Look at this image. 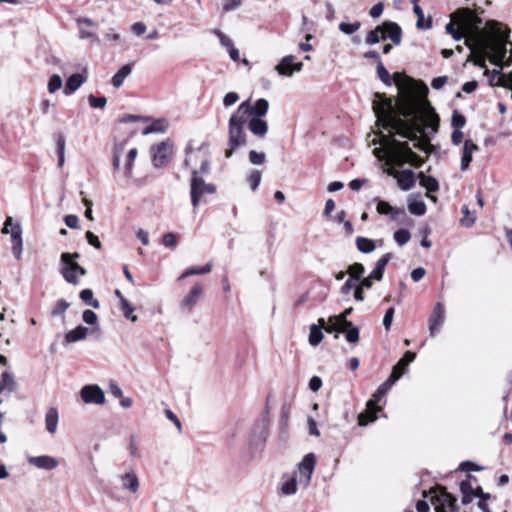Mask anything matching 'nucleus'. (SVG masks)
Returning a JSON list of instances; mask_svg holds the SVG:
<instances>
[{
	"label": "nucleus",
	"mask_w": 512,
	"mask_h": 512,
	"mask_svg": "<svg viewBox=\"0 0 512 512\" xmlns=\"http://www.w3.org/2000/svg\"><path fill=\"white\" fill-rule=\"evenodd\" d=\"M373 111L379 128L402 138L410 139L414 141L415 148L427 154L431 153L433 146L430 143V135H422L423 138H419L420 128L414 122L397 115L391 99L384 98L382 102H374Z\"/></svg>",
	"instance_id": "obj_1"
},
{
	"label": "nucleus",
	"mask_w": 512,
	"mask_h": 512,
	"mask_svg": "<svg viewBox=\"0 0 512 512\" xmlns=\"http://www.w3.org/2000/svg\"><path fill=\"white\" fill-rule=\"evenodd\" d=\"M416 111H422L423 128L420 129L422 135H435L440 126V117L434 107L427 99L416 101L411 98L404 100L396 109L397 115L404 119L413 118Z\"/></svg>",
	"instance_id": "obj_2"
},
{
	"label": "nucleus",
	"mask_w": 512,
	"mask_h": 512,
	"mask_svg": "<svg viewBox=\"0 0 512 512\" xmlns=\"http://www.w3.org/2000/svg\"><path fill=\"white\" fill-rule=\"evenodd\" d=\"M400 374L391 373L385 382H383L373 394L372 398L367 401V410L358 415V425L366 426L368 423H372L377 420V413L382 409L378 406V403L388 393L393 384L399 380Z\"/></svg>",
	"instance_id": "obj_3"
},
{
	"label": "nucleus",
	"mask_w": 512,
	"mask_h": 512,
	"mask_svg": "<svg viewBox=\"0 0 512 512\" xmlns=\"http://www.w3.org/2000/svg\"><path fill=\"white\" fill-rule=\"evenodd\" d=\"M245 120L236 111L230 116L228 121V149L225 151L226 158H230L235 150L246 145L247 135L245 133Z\"/></svg>",
	"instance_id": "obj_4"
},
{
	"label": "nucleus",
	"mask_w": 512,
	"mask_h": 512,
	"mask_svg": "<svg viewBox=\"0 0 512 512\" xmlns=\"http://www.w3.org/2000/svg\"><path fill=\"white\" fill-rule=\"evenodd\" d=\"M60 273L66 282L72 285H78V275L84 276L87 271L84 267L80 266L77 262L71 261L69 252H64L60 257Z\"/></svg>",
	"instance_id": "obj_5"
},
{
	"label": "nucleus",
	"mask_w": 512,
	"mask_h": 512,
	"mask_svg": "<svg viewBox=\"0 0 512 512\" xmlns=\"http://www.w3.org/2000/svg\"><path fill=\"white\" fill-rule=\"evenodd\" d=\"M451 21L454 22L463 33H470L482 23V20L475 15L470 8H460L451 14Z\"/></svg>",
	"instance_id": "obj_6"
},
{
	"label": "nucleus",
	"mask_w": 512,
	"mask_h": 512,
	"mask_svg": "<svg viewBox=\"0 0 512 512\" xmlns=\"http://www.w3.org/2000/svg\"><path fill=\"white\" fill-rule=\"evenodd\" d=\"M191 179V203L193 208H197L200 198L204 194H213L216 192V186L212 183H205L204 179L198 175L197 170L192 171Z\"/></svg>",
	"instance_id": "obj_7"
},
{
	"label": "nucleus",
	"mask_w": 512,
	"mask_h": 512,
	"mask_svg": "<svg viewBox=\"0 0 512 512\" xmlns=\"http://www.w3.org/2000/svg\"><path fill=\"white\" fill-rule=\"evenodd\" d=\"M2 233L11 235L12 252L17 260L21 259L23 250L22 229L19 223H14L12 217H7Z\"/></svg>",
	"instance_id": "obj_8"
},
{
	"label": "nucleus",
	"mask_w": 512,
	"mask_h": 512,
	"mask_svg": "<svg viewBox=\"0 0 512 512\" xmlns=\"http://www.w3.org/2000/svg\"><path fill=\"white\" fill-rule=\"evenodd\" d=\"M269 109V102L265 98L258 99L254 105L250 104V100L242 102L236 112L245 120L250 117H264Z\"/></svg>",
	"instance_id": "obj_9"
},
{
	"label": "nucleus",
	"mask_w": 512,
	"mask_h": 512,
	"mask_svg": "<svg viewBox=\"0 0 512 512\" xmlns=\"http://www.w3.org/2000/svg\"><path fill=\"white\" fill-rule=\"evenodd\" d=\"M394 134L382 135L383 145L389 146L395 164L399 163L402 157H406L412 151L408 142H400L394 138Z\"/></svg>",
	"instance_id": "obj_10"
},
{
	"label": "nucleus",
	"mask_w": 512,
	"mask_h": 512,
	"mask_svg": "<svg viewBox=\"0 0 512 512\" xmlns=\"http://www.w3.org/2000/svg\"><path fill=\"white\" fill-rule=\"evenodd\" d=\"M440 492L431 501L436 505L437 512H459L456 498L445 487H440Z\"/></svg>",
	"instance_id": "obj_11"
},
{
	"label": "nucleus",
	"mask_w": 512,
	"mask_h": 512,
	"mask_svg": "<svg viewBox=\"0 0 512 512\" xmlns=\"http://www.w3.org/2000/svg\"><path fill=\"white\" fill-rule=\"evenodd\" d=\"M268 425L269 420L267 416H263L255 422L249 439L251 447L257 448L266 442L268 436Z\"/></svg>",
	"instance_id": "obj_12"
},
{
	"label": "nucleus",
	"mask_w": 512,
	"mask_h": 512,
	"mask_svg": "<svg viewBox=\"0 0 512 512\" xmlns=\"http://www.w3.org/2000/svg\"><path fill=\"white\" fill-rule=\"evenodd\" d=\"M172 153V145L169 140L162 141L151 147L152 163L155 168L163 167L167 164L168 157Z\"/></svg>",
	"instance_id": "obj_13"
},
{
	"label": "nucleus",
	"mask_w": 512,
	"mask_h": 512,
	"mask_svg": "<svg viewBox=\"0 0 512 512\" xmlns=\"http://www.w3.org/2000/svg\"><path fill=\"white\" fill-rule=\"evenodd\" d=\"M82 400L87 404H103L105 402L104 391L96 384L85 385L80 391Z\"/></svg>",
	"instance_id": "obj_14"
},
{
	"label": "nucleus",
	"mask_w": 512,
	"mask_h": 512,
	"mask_svg": "<svg viewBox=\"0 0 512 512\" xmlns=\"http://www.w3.org/2000/svg\"><path fill=\"white\" fill-rule=\"evenodd\" d=\"M204 292V287L201 283L193 285L189 293L183 298L180 303L182 311L191 313L195 305L198 303Z\"/></svg>",
	"instance_id": "obj_15"
},
{
	"label": "nucleus",
	"mask_w": 512,
	"mask_h": 512,
	"mask_svg": "<svg viewBox=\"0 0 512 512\" xmlns=\"http://www.w3.org/2000/svg\"><path fill=\"white\" fill-rule=\"evenodd\" d=\"M295 56L287 55L281 59L275 70L279 75L291 77L294 72H300L303 69V63H294Z\"/></svg>",
	"instance_id": "obj_16"
},
{
	"label": "nucleus",
	"mask_w": 512,
	"mask_h": 512,
	"mask_svg": "<svg viewBox=\"0 0 512 512\" xmlns=\"http://www.w3.org/2000/svg\"><path fill=\"white\" fill-rule=\"evenodd\" d=\"M383 32L381 38L383 40L390 39L393 44L399 45L402 41V29L398 23L393 21H384L381 24Z\"/></svg>",
	"instance_id": "obj_17"
},
{
	"label": "nucleus",
	"mask_w": 512,
	"mask_h": 512,
	"mask_svg": "<svg viewBox=\"0 0 512 512\" xmlns=\"http://www.w3.org/2000/svg\"><path fill=\"white\" fill-rule=\"evenodd\" d=\"M445 320V309L442 303L438 302L429 317L430 335L434 336L440 331Z\"/></svg>",
	"instance_id": "obj_18"
},
{
	"label": "nucleus",
	"mask_w": 512,
	"mask_h": 512,
	"mask_svg": "<svg viewBox=\"0 0 512 512\" xmlns=\"http://www.w3.org/2000/svg\"><path fill=\"white\" fill-rule=\"evenodd\" d=\"M478 150V145L475 144L471 139H466L464 141L460 164V168L462 171H465L469 168L470 163L472 162L473 159V153Z\"/></svg>",
	"instance_id": "obj_19"
},
{
	"label": "nucleus",
	"mask_w": 512,
	"mask_h": 512,
	"mask_svg": "<svg viewBox=\"0 0 512 512\" xmlns=\"http://www.w3.org/2000/svg\"><path fill=\"white\" fill-rule=\"evenodd\" d=\"M96 330L99 331L100 328L99 327L93 328V329H91V332H94ZM89 332H90L89 328H87L83 325H78L76 328L70 330L69 332H67L65 334L64 343L71 344V343H75V342L84 340L87 337Z\"/></svg>",
	"instance_id": "obj_20"
},
{
	"label": "nucleus",
	"mask_w": 512,
	"mask_h": 512,
	"mask_svg": "<svg viewBox=\"0 0 512 512\" xmlns=\"http://www.w3.org/2000/svg\"><path fill=\"white\" fill-rule=\"evenodd\" d=\"M28 462L39 469L45 470H53L59 465V462L56 458L48 455L29 457Z\"/></svg>",
	"instance_id": "obj_21"
},
{
	"label": "nucleus",
	"mask_w": 512,
	"mask_h": 512,
	"mask_svg": "<svg viewBox=\"0 0 512 512\" xmlns=\"http://www.w3.org/2000/svg\"><path fill=\"white\" fill-rule=\"evenodd\" d=\"M315 467V457L312 453L305 455L302 461L298 464V469L301 478H304L305 483L308 484Z\"/></svg>",
	"instance_id": "obj_22"
},
{
	"label": "nucleus",
	"mask_w": 512,
	"mask_h": 512,
	"mask_svg": "<svg viewBox=\"0 0 512 512\" xmlns=\"http://www.w3.org/2000/svg\"><path fill=\"white\" fill-rule=\"evenodd\" d=\"M121 487L123 490L136 494L139 490V479L135 472L129 471L119 476Z\"/></svg>",
	"instance_id": "obj_23"
},
{
	"label": "nucleus",
	"mask_w": 512,
	"mask_h": 512,
	"mask_svg": "<svg viewBox=\"0 0 512 512\" xmlns=\"http://www.w3.org/2000/svg\"><path fill=\"white\" fill-rule=\"evenodd\" d=\"M376 210L379 214L389 215L391 219L395 221L406 216L404 209L392 207L388 202L383 200L377 202Z\"/></svg>",
	"instance_id": "obj_24"
},
{
	"label": "nucleus",
	"mask_w": 512,
	"mask_h": 512,
	"mask_svg": "<svg viewBox=\"0 0 512 512\" xmlns=\"http://www.w3.org/2000/svg\"><path fill=\"white\" fill-rule=\"evenodd\" d=\"M247 125L249 131L258 138H264L268 133V123L260 117H251Z\"/></svg>",
	"instance_id": "obj_25"
},
{
	"label": "nucleus",
	"mask_w": 512,
	"mask_h": 512,
	"mask_svg": "<svg viewBox=\"0 0 512 512\" xmlns=\"http://www.w3.org/2000/svg\"><path fill=\"white\" fill-rule=\"evenodd\" d=\"M86 81V78L79 73L72 74L66 80V84L63 93L67 96L76 92L82 84Z\"/></svg>",
	"instance_id": "obj_26"
},
{
	"label": "nucleus",
	"mask_w": 512,
	"mask_h": 512,
	"mask_svg": "<svg viewBox=\"0 0 512 512\" xmlns=\"http://www.w3.org/2000/svg\"><path fill=\"white\" fill-rule=\"evenodd\" d=\"M415 185V175L410 169L403 170L399 173L398 186L403 191L410 190Z\"/></svg>",
	"instance_id": "obj_27"
},
{
	"label": "nucleus",
	"mask_w": 512,
	"mask_h": 512,
	"mask_svg": "<svg viewBox=\"0 0 512 512\" xmlns=\"http://www.w3.org/2000/svg\"><path fill=\"white\" fill-rule=\"evenodd\" d=\"M392 258L391 253H385L377 262L374 269L370 273V278L380 281L383 278L385 267Z\"/></svg>",
	"instance_id": "obj_28"
},
{
	"label": "nucleus",
	"mask_w": 512,
	"mask_h": 512,
	"mask_svg": "<svg viewBox=\"0 0 512 512\" xmlns=\"http://www.w3.org/2000/svg\"><path fill=\"white\" fill-rule=\"evenodd\" d=\"M416 354L412 351H406L402 358L394 365L391 373H398L400 377L406 372L407 366L414 361Z\"/></svg>",
	"instance_id": "obj_29"
},
{
	"label": "nucleus",
	"mask_w": 512,
	"mask_h": 512,
	"mask_svg": "<svg viewBox=\"0 0 512 512\" xmlns=\"http://www.w3.org/2000/svg\"><path fill=\"white\" fill-rule=\"evenodd\" d=\"M59 414L56 408L50 407L45 415L46 429L50 434H54L57 429Z\"/></svg>",
	"instance_id": "obj_30"
},
{
	"label": "nucleus",
	"mask_w": 512,
	"mask_h": 512,
	"mask_svg": "<svg viewBox=\"0 0 512 512\" xmlns=\"http://www.w3.org/2000/svg\"><path fill=\"white\" fill-rule=\"evenodd\" d=\"M413 3H414L413 11H414V13L417 16L416 27L418 29H427V30L431 29L432 28V18H431V16H429L425 20L424 12H423L422 8L419 5L416 4V0H413Z\"/></svg>",
	"instance_id": "obj_31"
},
{
	"label": "nucleus",
	"mask_w": 512,
	"mask_h": 512,
	"mask_svg": "<svg viewBox=\"0 0 512 512\" xmlns=\"http://www.w3.org/2000/svg\"><path fill=\"white\" fill-rule=\"evenodd\" d=\"M16 381L11 372L4 371L1 374L0 380V393L7 391L8 393H12L16 389Z\"/></svg>",
	"instance_id": "obj_32"
},
{
	"label": "nucleus",
	"mask_w": 512,
	"mask_h": 512,
	"mask_svg": "<svg viewBox=\"0 0 512 512\" xmlns=\"http://www.w3.org/2000/svg\"><path fill=\"white\" fill-rule=\"evenodd\" d=\"M340 332L345 334V338L349 343H356L359 340V329L352 322H347ZM338 333L339 331L335 334V338H338Z\"/></svg>",
	"instance_id": "obj_33"
},
{
	"label": "nucleus",
	"mask_w": 512,
	"mask_h": 512,
	"mask_svg": "<svg viewBox=\"0 0 512 512\" xmlns=\"http://www.w3.org/2000/svg\"><path fill=\"white\" fill-rule=\"evenodd\" d=\"M132 67L130 64L123 65L112 77V85L115 88H120L124 80L131 74Z\"/></svg>",
	"instance_id": "obj_34"
},
{
	"label": "nucleus",
	"mask_w": 512,
	"mask_h": 512,
	"mask_svg": "<svg viewBox=\"0 0 512 512\" xmlns=\"http://www.w3.org/2000/svg\"><path fill=\"white\" fill-rule=\"evenodd\" d=\"M356 247L361 253H371L375 250L376 245L375 242L369 238L363 237V236H357L356 240Z\"/></svg>",
	"instance_id": "obj_35"
},
{
	"label": "nucleus",
	"mask_w": 512,
	"mask_h": 512,
	"mask_svg": "<svg viewBox=\"0 0 512 512\" xmlns=\"http://www.w3.org/2000/svg\"><path fill=\"white\" fill-rule=\"evenodd\" d=\"M418 177L420 179V185L428 192H437L439 190V183L436 178L426 176L423 172H420Z\"/></svg>",
	"instance_id": "obj_36"
},
{
	"label": "nucleus",
	"mask_w": 512,
	"mask_h": 512,
	"mask_svg": "<svg viewBox=\"0 0 512 512\" xmlns=\"http://www.w3.org/2000/svg\"><path fill=\"white\" fill-rule=\"evenodd\" d=\"M212 270V263H207L202 267H190L186 269L179 277V280L194 276V275H204L209 273Z\"/></svg>",
	"instance_id": "obj_37"
},
{
	"label": "nucleus",
	"mask_w": 512,
	"mask_h": 512,
	"mask_svg": "<svg viewBox=\"0 0 512 512\" xmlns=\"http://www.w3.org/2000/svg\"><path fill=\"white\" fill-rule=\"evenodd\" d=\"M167 129V125H165V121L161 119L154 120L151 125L145 127L142 131L143 135H148L152 133H164Z\"/></svg>",
	"instance_id": "obj_38"
},
{
	"label": "nucleus",
	"mask_w": 512,
	"mask_h": 512,
	"mask_svg": "<svg viewBox=\"0 0 512 512\" xmlns=\"http://www.w3.org/2000/svg\"><path fill=\"white\" fill-rule=\"evenodd\" d=\"M406 163H409L418 168L423 165L424 160L412 150L406 157H402L397 165L402 166Z\"/></svg>",
	"instance_id": "obj_39"
},
{
	"label": "nucleus",
	"mask_w": 512,
	"mask_h": 512,
	"mask_svg": "<svg viewBox=\"0 0 512 512\" xmlns=\"http://www.w3.org/2000/svg\"><path fill=\"white\" fill-rule=\"evenodd\" d=\"M80 299L88 306H91L95 309L100 307V303L97 299L93 297V291L89 288L83 289L79 294Z\"/></svg>",
	"instance_id": "obj_40"
},
{
	"label": "nucleus",
	"mask_w": 512,
	"mask_h": 512,
	"mask_svg": "<svg viewBox=\"0 0 512 512\" xmlns=\"http://www.w3.org/2000/svg\"><path fill=\"white\" fill-rule=\"evenodd\" d=\"M382 32H383V27H381V25H378L376 26L375 29L373 30H370L366 37H365V43L367 45H375V44H378L381 40H383L380 36V34L382 35Z\"/></svg>",
	"instance_id": "obj_41"
},
{
	"label": "nucleus",
	"mask_w": 512,
	"mask_h": 512,
	"mask_svg": "<svg viewBox=\"0 0 512 512\" xmlns=\"http://www.w3.org/2000/svg\"><path fill=\"white\" fill-rule=\"evenodd\" d=\"M322 339H323V333H322L321 327L316 324H312L310 326L309 343L312 346H317L318 344H320Z\"/></svg>",
	"instance_id": "obj_42"
},
{
	"label": "nucleus",
	"mask_w": 512,
	"mask_h": 512,
	"mask_svg": "<svg viewBox=\"0 0 512 512\" xmlns=\"http://www.w3.org/2000/svg\"><path fill=\"white\" fill-rule=\"evenodd\" d=\"M350 274V278L352 280H360L365 272V267L361 263H353L348 267V271Z\"/></svg>",
	"instance_id": "obj_43"
},
{
	"label": "nucleus",
	"mask_w": 512,
	"mask_h": 512,
	"mask_svg": "<svg viewBox=\"0 0 512 512\" xmlns=\"http://www.w3.org/2000/svg\"><path fill=\"white\" fill-rule=\"evenodd\" d=\"M120 308L126 319H129L132 322H136L138 320V317L133 314L135 308L127 299H123L122 304H120Z\"/></svg>",
	"instance_id": "obj_44"
},
{
	"label": "nucleus",
	"mask_w": 512,
	"mask_h": 512,
	"mask_svg": "<svg viewBox=\"0 0 512 512\" xmlns=\"http://www.w3.org/2000/svg\"><path fill=\"white\" fill-rule=\"evenodd\" d=\"M408 210L413 215L422 216L426 212V205L423 201L414 200L408 203Z\"/></svg>",
	"instance_id": "obj_45"
},
{
	"label": "nucleus",
	"mask_w": 512,
	"mask_h": 512,
	"mask_svg": "<svg viewBox=\"0 0 512 512\" xmlns=\"http://www.w3.org/2000/svg\"><path fill=\"white\" fill-rule=\"evenodd\" d=\"M138 151L136 148H132L129 150L127 154V159L124 167V174L126 177H130L132 174L133 163L137 157Z\"/></svg>",
	"instance_id": "obj_46"
},
{
	"label": "nucleus",
	"mask_w": 512,
	"mask_h": 512,
	"mask_svg": "<svg viewBox=\"0 0 512 512\" xmlns=\"http://www.w3.org/2000/svg\"><path fill=\"white\" fill-rule=\"evenodd\" d=\"M360 27L361 23L359 21H355L353 23L341 22L339 24V30L346 35L354 34L360 29Z\"/></svg>",
	"instance_id": "obj_47"
},
{
	"label": "nucleus",
	"mask_w": 512,
	"mask_h": 512,
	"mask_svg": "<svg viewBox=\"0 0 512 512\" xmlns=\"http://www.w3.org/2000/svg\"><path fill=\"white\" fill-rule=\"evenodd\" d=\"M377 75L385 85L390 86L392 84L391 76L388 70L384 67L382 61H379L377 65Z\"/></svg>",
	"instance_id": "obj_48"
},
{
	"label": "nucleus",
	"mask_w": 512,
	"mask_h": 512,
	"mask_svg": "<svg viewBox=\"0 0 512 512\" xmlns=\"http://www.w3.org/2000/svg\"><path fill=\"white\" fill-rule=\"evenodd\" d=\"M62 84V78L58 74H53L48 81L47 89L53 94L62 87Z\"/></svg>",
	"instance_id": "obj_49"
},
{
	"label": "nucleus",
	"mask_w": 512,
	"mask_h": 512,
	"mask_svg": "<svg viewBox=\"0 0 512 512\" xmlns=\"http://www.w3.org/2000/svg\"><path fill=\"white\" fill-rule=\"evenodd\" d=\"M58 165L61 167L64 164V151H65V138L62 134L58 135L57 141Z\"/></svg>",
	"instance_id": "obj_50"
},
{
	"label": "nucleus",
	"mask_w": 512,
	"mask_h": 512,
	"mask_svg": "<svg viewBox=\"0 0 512 512\" xmlns=\"http://www.w3.org/2000/svg\"><path fill=\"white\" fill-rule=\"evenodd\" d=\"M70 304L65 299H60L56 302L55 306L51 310L53 317L64 315L65 311L69 308Z\"/></svg>",
	"instance_id": "obj_51"
},
{
	"label": "nucleus",
	"mask_w": 512,
	"mask_h": 512,
	"mask_svg": "<svg viewBox=\"0 0 512 512\" xmlns=\"http://www.w3.org/2000/svg\"><path fill=\"white\" fill-rule=\"evenodd\" d=\"M261 172L259 170H252L247 178L252 191H255L261 182Z\"/></svg>",
	"instance_id": "obj_52"
},
{
	"label": "nucleus",
	"mask_w": 512,
	"mask_h": 512,
	"mask_svg": "<svg viewBox=\"0 0 512 512\" xmlns=\"http://www.w3.org/2000/svg\"><path fill=\"white\" fill-rule=\"evenodd\" d=\"M451 124L455 129L461 130L466 125V118L463 114L455 110L452 114Z\"/></svg>",
	"instance_id": "obj_53"
},
{
	"label": "nucleus",
	"mask_w": 512,
	"mask_h": 512,
	"mask_svg": "<svg viewBox=\"0 0 512 512\" xmlns=\"http://www.w3.org/2000/svg\"><path fill=\"white\" fill-rule=\"evenodd\" d=\"M394 240L400 245H405L410 240V232L407 229H399L394 233Z\"/></svg>",
	"instance_id": "obj_54"
},
{
	"label": "nucleus",
	"mask_w": 512,
	"mask_h": 512,
	"mask_svg": "<svg viewBox=\"0 0 512 512\" xmlns=\"http://www.w3.org/2000/svg\"><path fill=\"white\" fill-rule=\"evenodd\" d=\"M281 491L285 495H293L297 491V481L295 478L288 479L283 483Z\"/></svg>",
	"instance_id": "obj_55"
},
{
	"label": "nucleus",
	"mask_w": 512,
	"mask_h": 512,
	"mask_svg": "<svg viewBox=\"0 0 512 512\" xmlns=\"http://www.w3.org/2000/svg\"><path fill=\"white\" fill-rule=\"evenodd\" d=\"M88 102L92 108L103 109L107 105V98L104 96L96 97L91 94L88 96Z\"/></svg>",
	"instance_id": "obj_56"
},
{
	"label": "nucleus",
	"mask_w": 512,
	"mask_h": 512,
	"mask_svg": "<svg viewBox=\"0 0 512 512\" xmlns=\"http://www.w3.org/2000/svg\"><path fill=\"white\" fill-rule=\"evenodd\" d=\"M162 244L166 248L175 249L178 245V240H177L176 235L171 232L164 234L163 238H162Z\"/></svg>",
	"instance_id": "obj_57"
},
{
	"label": "nucleus",
	"mask_w": 512,
	"mask_h": 512,
	"mask_svg": "<svg viewBox=\"0 0 512 512\" xmlns=\"http://www.w3.org/2000/svg\"><path fill=\"white\" fill-rule=\"evenodd\" d=\"M455 25L456 24L454 22L450 21L446 24L445 31L451 35L455 41H460L463 38V33L456 29Z\"/></svg>",
	"instance_id": "obj_58"
},
{
	"label": "nucleus",
	"mask_w": 512,
	"mask_h": 512,
	"mask_svg": "<svg viewBox=\"0 0 512 512\" xmlns=\"http://www.w3.org/2000/svg\"><path fill=\"white\" fill-rule=\"evenodd\" d=\"M266 155L263 152H257L255 150H251L249 152V161L253 165H261L265 162Z\"/></svg>",
	"instance_id": "obj_59"
},
{
	"label": "nucleus",
	"mask_w": 512,
	"mask_h": 512,
	"mask_svg": "<svg viewBox=\"0 0 512 512\" xmlns=\"http://www.w3.org/2000/svg\"><path fill=\"white\" fill-rule=\"evenodd\" d=\"M82 319L88 325H96L98 322L97 314L89 309L83 311Z\"/></svg>",
	"instance_id": "obj_60"
},
{
	"label": "nucleus",
	"mask_w": 512,
	"mask_h": 512,
	"mask_svg": "<svg viewBox=\"0 0 512 512\" xmlns=\"http://www.w3.org/2000/svg\"><path fill=\"white\" fill-rule=\"evenodd\" d=\"M352 312V308L346 309L343 313H341L338 316H335L334 318H330V322H334L335 325H342L345 326L347 322L348 315H350Z\"/></svg>",
	"instance_id": "obj_61"
},
{
	"label": "nucleus",
	"mask_w": 512,
	"mask_h": 512,
	"mask_svg": "<svg viewBox=\"0 0 512 512\" xmlns=\"http://www.w3.org/2000/svg\"><path fill=\"white\" fill-rule=\"evenodd\" d=\"M79 36L81 39H89L94 43H100V39L97 34L86 30L84 27H79Z\"/></svg>",
	"instance_id": "obj_62"
},
{
	"label": "nucleus",
	"mask_w": 512,
	"mask_h": 512,
	"mask_svg": "<svg viewBox=\"0 0 512 512\" xmlns=\"http://www.w3.org/2000/svg\"><path fill=\"white\" fill-rule=\"evenodd\" d=\"M483 469L484 468L482 466H479L472 461H463L459 465V470L461 471H481Z\"/></svg>",
	"instance_id": "obj_63"
},
{
	"label": "nucleus",
	"mask_w": 512,
	"mask_h": 512,
	"mask_svg": "<svg viewBox=\"0 0 512 512\" xmlns=\"http://www.w3.org/2000/svg\"><path fill=\"white\" fill-rule=\"evenodd\" d=\"M394 313H395V309L393 307H390L386 310V312L384 314L383 325L387 331L390 330V328H391Z\"/></svg>",
	"instance_id": "obj_64"
}]
</instances>
